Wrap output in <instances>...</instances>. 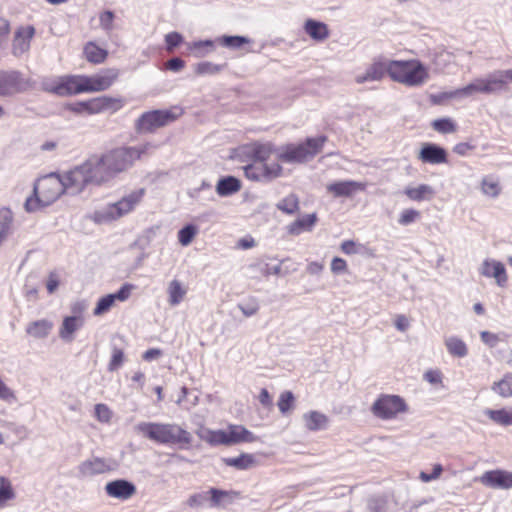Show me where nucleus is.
Wrapping results in <instances>:
<instances>
[{"label":"nucleus","instance_id":"a19ab883","mask_svg":"<svg viewBox=\"0 0 512 512\" xmlns=\"http://www.w3.org/2000/svg\"><path fill=\"white\" fill-rule=\"evenodd\" d=\"M216 42L230 49H238L245 44L252 43V40L248 37L240 35H223L218 37Z\"/></svg>","mask_w":512,"mask_h":512},{"label":"nucleus","instance_id":"de8ad7c7","mask_svg":"<svg viewBox=\"0 0 512 512\" xmlns=\"http://www.w3.org/2000/svg\"><path fill=\"white\" fill-rule=\"evenodd\" d=\"M453 56L445 50L435 52L432 58V64L436 72L444 71L447 66L452 62Z\"/></svg>","mask_w":512,"mask_h":512},{"label":"nucleus","instance_id":"ea45409f","mask_svg":"<svg viewBox=\"0 0 512 512\" xmlns=\"http://www.w3.org/2000/svg\"><path fill=\"white\" fill-rule=\"evenodd\" d=\"M223 462L230 467H234L238 470H246L254 466L255 458L251 454H241L238 457L223 458Z\"/></svg>","mask_w":512,"mask_h":512},{"label":"nucleus","instance_id":"473e14b6","mask_svg":"<svg viewBox=\"0 0 512 512\" xmlns=\"http://www.w3.org/2000/svg\"><path fill=\"white\" fill-rule=\"evenodd\" d=\"M241 189V182L233 177L226 176L220 178L216 185V192L221 197H227L237 193Z\"/></svg>","mask_w":512,"mask_h":512},{"label":"nucleus","instance_id":"1a4fd4ad","mask_svg":"<svg viewBox=\"0 0 512 512\" xmlns=\"http://www.w3.org/2000/svg\"><path fill=\"white\" fill-rule=\"evenodd\" d=\"M182 114L181 109L175 110H154L141 115L137 121V128L140 132H152L157 128L165 126L176 120Z\"/></svg>","mask_w":512,"mask_h":512},{"label":"nucleus","instance_id":"a211bd4d","mask_svg":"<svg viewBox=\"0 0 512 512\" xmlns=\"http://www.w3.org/2000/svg\"><path fill=\"white\" fill-rule=\"evenodd\" d=\"M390 61L386 59L375 60L366 68L364 73L356 75V83L363 84L382 80L386 74L389 75Z\"/></svg>","mask_w":512,"mask_h":512},{"label":"nucleus","instance_id":"603ef678","mask_svg":"<svg viewBox=\"0 0 512 512\" xmlns=\"http://www.w3.org/2000/svg\"><path fill=\"white\" fill-rule=\"evenodd\" d=\"M198 230L193 224H188L178 232V241L182 246H188L196 236Z\"/></svg>","mask_w":512,"mask_h":512},{"label":"nucleus","instance_id":"f704fd0d","mask_svg":"<svg viewBox=\"0 0 512 512\" xmlns=\"http://www.w3.org/2000/svg\"><path fill=\"white\" fill-rule=\"evenodd\" d=\"M216 41L213 40H200L194 42H187V50L192 53L196 58H203L214 51V44Z\"/></svg>","mask_w":512,"mask_h":512},{"label":"nucleus","instance_id":"bf43d9fd","mask_svg":"<svg viewBox=\"0 0 512 512\" xmlns=\"http://www.w3.org/2000/svg\"><path fill=\"white\" fill-rule=\"evenodd\" d=\"M434 130L440 133H452L455 132L456 126L454 122L449 118L436 119L432 122Z\"/></svg>","mask_w":512,"mask_h":512},{"label":"nucleus","instance_id":"4468645a","mask_svg":"<svg viewBox=\"0 0 512 512\" xmlns=\"http://www.w3.org/2000/svg\"><path fill=\"white\" fill-rule=\"evenodd\" d=\"M24 88L25 82L20 72L0 70V96H12Z\"/></svg>","mask_w":512,"mask_h":512},{"label":"nucleus","instance_id":"4d7b16f0","mask_svg":"<svg viewBox=\"0 0 512 512\" xmlns=\"http://www.w3.org/2000/svg\"><path fill=\"white\" fill-rule=\"evenodd\" d=\"M237 307L246 317H251L259 311V303L257 299L250 298L248 300L238 303Z\"/></svg>","mask_w":512,"mask_h":512},{"label":"nucleus","instance_id":"bb28decb","mask_svg":"<svg viewBox=\"0 0 512 512\" xmlns=\"http://www.w3.org/2000/svg\"><path fill=\"white\" fill-rule=\"evenodd\" d=\"M277 149L270 143H254L249 148V154L252 160L269 163L270 156L273 153L277 155Z\"/></svg>","mask_w":512,"mask_h":512},{"label":"nucleus","instance_id":"79ce46f5","mask_svg":"<svg viewBox=\"0 0 512 512\" xmlns=\"http://www.w3.org/2000/svg\"><path fill=\"white\" fill-rule=\"evenodd\" d=\"M485 414L489 417L493 422L501 425V426H509L512 425V410L506 409H487Z\"/></svg>","mask_w":512,"mask_h":512},{"label":"nucleus","instance_id":"c85d7f7f","mask_svg":"<svg viewBox=\"0 0 512 512\" xmlns=\"http://www.w3.org/2000/svg\"><path fill=\"white\" fill-rule=\"evenodd\" d=\"M198 437L211 445H229L227 430L201 428L196 431Z\"/></svg>","mask_w":512,"mask_h":512},{"label":"nucleus","instance_id":"6ab92c4d","mask_svg":"<svg viewBox=\"0 0 512 512\" xmlns=\"http://www.w3.org/2000/svg\"><path fill=\"white\" fill-rule=\"evenodd\" d=\"M418 159L427 164H441L447 161V153L437 144L424 143L419 151Z\"/></svg>","mask_w":512,"mask_h":512},{"label":"nucleus","instance_id":"e433bc0d","mask_svg":"<svg viewBox=\"0 0 512 512\" xmlns=\"http://www.w3.org/2000/svg\"><path fill=\"white\" fill-rule=\"evenodd\" d=\"M118 75L119 73L116 69H109L101 74L94 75V92L108 89L118 78Z\"/></svg>","mask_w":512,"mask_h":512},{"label":"nucleus","instance_id":"3c124183","mask_svg":"<svg viewBox=\"0 0 512 512\" xmlns=\"http://www.w3.org/2000/svg\"><path fill=\"white\" fill-rule=\"evenodd\" d=\"M112 355L110 362L108 364V371L114 372L117 371L124 363V352L121 347H118L116 344L112 345Z\"/></svg>","mask_w":512,"mask_h":512},{"label":"nucleus","instance_id":"c9c22d12","mask_svg":"<svg viewBox=\"0 0 512 512\" xmlns=\"http://www.w3.org/2000/svg\"><path fill=\"white\" fill-rule=\"evenodd\" d=\"M167 293L169 304L171 306H177L183 301L187 293V288L184 287L180 281L174 279L168 284Z\"/></svg>","mask_w":512,"mask_h":512},{"label":"nucleus","instance_id":"f257e3e1","mask_svg":"<svg viewBox=\"0 0 512 512\" xmlns=\"http://www.w3.org/2000/svg\"><path fill=\"white\" fill-rule=\"evenodd\" d=\"M134 430L142 436L165 445H178L188 448L193 440L192 434L175 423L140 422Z\"/></svg>","mask_w":512,"mask_h":512},{"label":"nucleus","instance_id":"412c9836","mask_svg":"<svg viewBox=\"0 0 512 512\" xmlns=\"http://www.w3.org/2000/svg\"><path fill=\"white\" fill-rule=\"evenodd\" d=\"M105 491L110 497L126 500L136 493V487L130 481L118 479L108 482Z\"/></svg>","mask_w":512,"mask_h":512},{"label":"nucleus","instance_id":"13d9d810","mask_svg":"<svg viewBox=\"0 0 512 512\" xmlns=\"http://www.w3.org/2000/svg\"><path fill=\"white\" fill-rule=\"evenodd\" d=\"M464 90H465V87H462V88L455 89L453 91L439 93V94L433 96V101H434V103H440L441 101H443L445 99L470 97L471 93H468V92L466 93V92H464Z\"/></svg>","mask_w":512,"mask_h":512},{"label":"nucleus","instance_id":"2eb2a0df","mask_svg":"<svg viewBox=\"0 0 512 512\" xmlns=\"http://www.w3.org/2000/svg\"><path fill=\"white\" fill-rule=\"evenodd\" d=\"M116 468V462L112 459L91 457L83 461L78 469L82 476L90 477L98 474H104Z\"/></svg>","mask_w":512,"mask_h":512},{"label":"nucleus","instance_id":"e2e57ef3","mask_svg":"<svg viewBox=\"0 0 512 512\" xmlns=\"http://www.w3.org/2000/svg\"><path fill=\"white\" fill-rule=\"evenodd\" d=\"M95 417L101 423H109L112 418V412L109 407L105 404H96L95 405Z\"/></svg>","mask_w":512,"mask_h":512},{"label":"nucleus","instance_id":"f03ea898","mask_svg":"<svg viewBox=\"0 0 512 512\" xmlns=\"http://www.w3.org/2000/svg\"><path fill=\"white\" fill-rule=\"evenodd\" d=\"M64 191L66 189L60 175H47L35 184V198L26 199L25 209L28 212H34L40 207L48 206L57 200Z\"/></svg>","mask_w":512,"mask_h":512},{"label":"nucleus","instance_id":"09e8293b","mask_svg":"<svg viewBox=\"0 0 512 512\" xmlns=\"http://www.w3.org/2000/svg\"><path fill=\"white\" fill-rule=\"evenodd\" d=\"M225 67V64H215L210 61H204L200 62L195 66V73L197 75H216L220 73L223 68Z\"/></svg>","mask_w":512,"mask_h":512},{"label":"nucleus","instance_id":"f8f14e48","mask_svg":"<svg viewBox=\"0 0 512 512\" xmlns=\"http://www.w3.org/2000/svg\"><path fill=\"white\" fill-rule=\"evenodd\" d=\"M60 176L69 194H78L92 185L84 162Z\"/></svg>","mask_w":512,"mask_h":512},{"label":"nucleus","instance_id":"9d476101","mask_svg":"<svg viewBox=\"0 0 512 512\" xmlns=\"http://www.w3.org/2000/svg\"><path fill=\"white\" fill-rule=\"evenodd\" d=\"M243 169L245 176L253 181H271L282 173V166L276 161L262 163L252 160V163L244 166Z\"/></svg>","mask_w":512,"mask_h":512},{"label":"nucleus","instance_id":"5fc2aeb1","mask_svg":"<svg viewBox=\"0 0 512 512\" xmlns=\"http://www.w3.org/2000/svg\"><path fill=\"white\" fill-rule=\"evenodd\" d=\"M2 426L10 429L20 441L27 439L31 434V430L23 424L5 421Z\"/></svg>","mask_w":512,"mask_h":512},{"label":"nucleus","instance_id":"a878e982","mask_svg":"<svg viewBox=\"0 0 512 512\" xmlns=\"http://www.w3.org/2000/svg\"><path fill=\"white\" fill-rule=\"evenodd\" d=\"M304 30L314 41L317 42H322L329 37L328 26L323 22L313 19L306 20Z\"/></svg>","mask_w":512,"mask_h":512},{"label":"nucleus","instance_id":"6e6552de","mask_svg":"<svg viewBox=\"0 0 512 512\" xmlns=\"http://www.w3.org/2000/svg\"><path fill=\"white\" fill-rule=\"evenodd\" d=\"M406 411L407 405L404 399L398 395L382 394L371 407L373 415L382 420L393 419Z\"/></svg>","mask_w":512,"mask_h":512},{"label":"nucleus","instance_id":"a18cd8bd","mask_svg":"<svg viewBox=\"0 0 512 512\" xmlns=\"http://www.w3.org/2000/svg\"><path fill=\"white\" fill-rule=\"evenodd\" d=\"M492 390L501 397L507 398L512 396V373L506 374L500 381L495 382Z\"/></svg>","mask_w":512,"mask_h":512},{"label":"nucleus","instance_id":"c756f323","mask_svg":"<svg viewBox=\"0 0 512 512\" xmlns=\"http://www.w3.org/2000/svg\"><path fill=\"white\" fill-rule=\"evenodd\" d=\"M54 91L61 96L82 93L80 75L63 78Z\"/></svg>","mask_w":512,"mask_h":512},{"label":"nucleus","instance_id":"052dcab7","mask_svg":"<svg viewBox=\"0 0 512 512\" xmlns=\"http://www.w3.org/2000/svg\"><path fill=\"white\" fill-rule=\"evenodd\" d=\"M183 36L178 32H170L165 35L166 50L173 52L183 42Z\"/></svg>","mask_w":512,"mask_h":512},{"label":"nucleus","instance_id":"2f4dec72","mask_svg":"<svg viewBox=\"0 0 512 512\" xmlns=\"http://www.w3.org/2000/svg\"><path fill=\"white\" fill-rule=\"evenodd\" d=\"M405 195L412 201L431 200L435 195V190L428 184H420L417 187H406Z\"/></svg>","mask_w":512,"mask_h":512},{"label":"nucleus","instance_id":"5701e85b","mask_svg":"<svg viewBox=\"0 0 512 512\" xmlns=\"http://www.w3.org/2000/svg\"><path fill=\"white\" fill-rule=\"evenodd\" d=\"M83 325L84 318L82 316H67L63 319L59 328V337L65 342H72L75 338V332L81 329Z\"/></svg>","mask_w":512,"mask_h":512},{"label":"nucleus","instance_id":"72a5a7b5","mask_svg":"<svg viewBox=\"0 0 512 512\" xmlns=\"http://www.w3.org/2000/svg\"><path fill=\"white\" fill-rule=\"evenodd\" d=\"M53 324L47 319L31 322L26 327V333L36 339L46 338L52 330Z\"/></svg>","mask_w":512,"mask_h":512},{"label":"nucleus","instance_id":"58836bf2","mask_svg":"<svg viewBox=\"0 0 512 512\" xmlns=\"http://www.w3.org/2000/svg\"><path fill=\"white\" fill-rule=\"evenodd\" d=\"M84 54L86 59L94 64L104 62L108 55L105 49L100 48L93 42H88L84 46Z\"/></svg>","mask_w":512,"mask_h":512},{"label":"nucleus","instance_id":"9b49d317","mask_svg":"<svg viewBox=\"0 0 512 512\" xmlns=\"http://www.w3.org/2000/svg\"><path fill=\"white\" fill-rule=\"evenodd\" d=\"M92 185L100 186L114 179L103 155H93L84 162Z\"/></svg>","mask_w":512,"mask_h":512},{"label":"nucleus","instance_id":"49530a36","mask_svg":"<svg viewBox=\"0 0 512 512\" xmlns=\"http://www.w3.org/2000/svg\"><path fill=\"white\" fill-rule=\"evenodd\" d=\"M481 191L486 196L496 198L501 193V186L498 180L487 176L481 181Z\"/></svg>","mask_w":512,"mask_h":512},{"label":"nucleus","instance_id":"7c9ffc66","mask_svg":"<svg viewBox=\"0 0 512 512\" xmlns=\"http://www.w3.org/2000/svg\"><path fill=\"white\" fill-rule=\"evenodd\" d=\"M305 427L310 431L323 430L328 425V417L319 411H309L302 416Z\"/></svg>","mask_w":512,"mask_h":512},{"label":"nucleus","instance_id":"393cba45","mask_svg":"<svg viewBox=\"0 0 512 512\" xmlns=\"http://www.w3.org/2000/svg\"><path fill=\"white\" fill-rule=\"evenodd\" d=\"M208 493L211 507L214 508H225L228 504H231L238 495L235 491L220 490L217 488L209 489Z\"/></svg>","mask_w":512,"mask_h":512},{"label":"nucleus","instance_id":"338daca9","mask_svg":"<svg viewBox=\"0 0 512 512\" xmlns=\"http://www.w3.org/2000/svg\"><path fill=\"white\" fill-rule=\"evenodd\" d=\"M114 13L110 10L104 11L99 16L100 26L106 30L111 31L113 29Z\"/></svg>","mask_w":512,"mask_h":512},{"label":"nucleus","instance_id":"dca6fc26","mask_svg":"<svg viewBox=\"0 0 512 512\" xmlns=\"http://www.w3.org/2000/svg\"><path fill=\"white\" fill-rule=\"evenodd\" d=\"M366 183L357 182L354 180L335 181L327 184V193L334 198L352 197L357 192L365 191Z\"/></svg>","mask_w":512,"mask_h":512},{"label":"nucleus","instance_id":"cd10ccee","mask_svg":"<svg viewBox=\"0 0 512 512\" xmlns=\"http://www.w3.org/2000/svg\"><path fill=\"white\" fill-rule=\"evenodd\" d=\"M317 222L316 213H311L298 218L287 226V232L291 235H299L303 231H311Z\"/></svg>","mask_w":512,"mask_h":512},{"label":"nucleus","instance_id":"c03bdc74","mask_svg":"<svg viewBox=\"0 0 512 512\" xmlns=\"http://www.w3.org/2000/svg\"><path fill=\"white\" fill-rule=\"evenodd\" d=\"M13 214L9 208H0V236L7 238L12 232Z\"/></svg>","mask_w":512,"mask_h":512},{"label":"nucleus","instance_id":"6e6d98bb","mask_svg":"<svg viewBox=\"0 0 512 512\" xmlns=\"http://www.w3.org/2000/svg\"><path fill=\"white\" fill-rule=\"evenodd\" d=\"M114 304H115V301H114L112 295L107 294L98 300L96 307L93 310V314L95 316H101V315L107 313L112 308V306Z\"/></svg>","mask_w":512,"mask_h":512},{"label":"nucleus","instance_id":"20e7f679","mask_svg":"<svg viewBox=\"0 0 512 512\" xmlns=\"http://www.w3.org/2000/svg\"><path fill=\"white\" fill-rule=\"evenodd\" d=\"M145 192L144 188L131 191L119 201L96 210L93 214V220L96 223H107L129 214L142 201Z\"/></svg>","mask_w":512,"mask_h":512},{"label":"nucleus","instance_id":"4c0bfd02","mask_svg":"<svg viewBox=\"0 0 512 512\" xmlns=\"http://www.w3.org/2000/svg\"><path fill=\"white\" fill-rule=\"evenodd\" d=\"M445 346L448 353L453 357L464 358L468 355L467 345L462 339L456 336H450L446 338Z\"/></svg>","mask_w":512,"mask_h":512},{"label":"nucleus","instance_id":"8fccbe9b","mask_svg":"<svg viewBox=\"0 0 512 512\" xmlns=\"http://www.w3.org/2000/svg\"><path fill=\"white\" fill-rule=\"evenodd\" d=\"M15 498V492L6 477H0V507H4L9 500Z\"/></svg>","mask_w":512,"mask_h":512},{"label":"nucleus","instance_id":"69168bd1","mask_svg":"<svg viewBox=\"0 0 512 512\" xmlns=\"http://www.w3.org/2000/svg\"><path fill=\"white\" fill-rule=\"evenodd\" d=\"M133 289H134V285H132L130 283H125L124 285L121 286V288L116 293L111 294V295H112L114 301L118 300V301L124 302L130 297Z\"/></svg>","mask_w":512,"mask_h":512},{"label":"nucleus","instance_id":"37998d69","mask_svg":"<svg viewBox=\"0 0 512 512\" xmlns=\"http://www.w3.org/2000/svg\"><path fill=\"white\" fill-rule=\"evenodd\" d=\"M276 207L287 215H293L299 211V199L295 194H289L278 201Z\"/></svg>","mask_w":512,"mask_h":512},{"label":"nucleus","instance_id":"f3484780","mask_svg":"<svg viewBox=\"0 0 512 512\" xmlns=\"http://www.w3.org/2000/svg\"><path fill=\"white\" fill-rule=\"evenodd\" d=\"M479 481L486 487L493 489L512 488V472L506 470H490L481 475Z\"/></svg>","mask_w":512,"mask_h":512},{"label":"nucleus","instance_id":"39448f33","mask_svg":"<svg viewBox=\"0 0 512 512\" xmlns=\"http://www.w3.org/2000/svg\"><path fill=\"white\" fill-rule=\"evenodd\" d=\"M326 142L325 136L308 138L304 143L289 144L277 149V159L285 163H300L317 155Z\"/></svg>","mask_w":512,"mask_h":512},{"label":"nucleus","instance_id":"4be33fe9","mask_svg":"<svg viewBox=\"0 0 512 512\" xmlns=\"http://www.w3.org/2000/svg\"><path fill=\"white\" fill-rule=\"evenodd\" d=\"M35 34V29L32 26L19 28L14 36L12 44V53L15 56H20L27 52L30 48V41Z\"/></svg>","mask_w":512,"mask_h":512},{"label":"nucleus","instance_id":"774afa93","mask_svg":"<svg viewBox=\"0 0 512 512\" xmlns=\"http://www.w3.org/2000/svg\"><path fill=\"white\" fill-rule=\"evenodd\" d=\"M368 512H387V503L383 499H372L368 503Z\"/></svg>","mask_w":512,"mask_h":512},{"label":"nucleus","instance_id":"680f3d73","mask_svg":"<svg viewBox=\"0 0 512 512\" xmlns=\"http://www.w3.org/2000/svg\"><path fill=\"white\" fill-rule=\"evenodd\" d=\"M420 217V212L415 209H405L402 211L398 223L403 226L410 225Z\"/></svg>","mask_w":512,"mask_h":512},{"label":"nucleus","instance_id":"0eeeda50","mask_svg":"<svg viewBox=\"0 0 512 512\" xmlns=\"http://www.w3.org/2000/svg\"><path fill=\"white\" fill-rule=\"evenodd\" d=\"M509 86L507 85L504 70H494L483 78H476L473 82L465 86L464 92L471 93V96L476 93L482 94H498L507 92Z\"/></svg>","mask_w":512,"mask_h":512},{"label":"nucleus","instance_id":"b1692460","mask_svg":"<svg viewBox=\"0 0 512 512\" xmlns=\"http://www.w3.org/2000/svg\"><path fill=\"white\" fill-rule=\"evenodd\" d=\"M227 436L229 445L252 443L257 440V437L242 425H229Z\"/></svg>","mask_w":512,"mask_h":512},{"label":"nucleus","instance_id":"423d86ee","mask_svg":"<svg viewBox=\"0 0 512 512\" xmlns=\"http://www.w3.org/2000/svg\"><path fill=\"white\" fill-rule=\"evenodd\" d=\"M150 144H143L137 147H119L112 149L104 154L108 169L114 178L131 168L134 162L140 159L141 155L151 148Z\"/></svg>","mask_w":512,"mask_h":512},{"label":"nucleus","instance_id":"0e129e2a","mask_svg":"<svg viewBox=\"0 0 512 512\" xmlns=\"http://www.w3.org/2000/svg\"><path fill=\"white\" fill-rule=\"evenodd\" d=\"M209 500V493L208 491H205V492H200V493H195V494H192L188 500H187V504L190 506V507H193V508H198V507H202L204 506V504Z\"/></svg>","mask_w":512,"mask_h":512},{"label":"nucleus","instance_id":"ddd939ff","mask_svg":"<svg viewBox=\"0 0 512 512\" xmlns=\"http://www.w3.org/2000/svg\"><path fill=\"white\" fill-rule=\"evenodd\" d=\"M115 102H118V100L102 96L92 99L90 101H83L70 104L67 106V109L77 114H97L112 107V104Z\"/></svg>","mask_w":512,"mask_h":512},{"label":"nucleus","instance_id":"aec40b11","mask_svg":"<svg viewBox=\"0 0 512 512\" xmlns=\"http://www.w3.org/2000/svg\"><path fill=\"white\" fill-rule=\"evenodd\" d=\"M481 275L487 278H494L500 287H504L507 282L506 270L504 265L494 259H486L480 268Z\"/></svg>","mask_w":512,"mask_h":512},{"label":"nucleus","instance_id":"864d4df0","mask_svg":"<svg viewBox=\"0 0 512 512\" xmlns=\"http://www.w3.org/2000/svg\"><path fill=\"white\" fill-rule=\"evenodd\" d=\"M294 401H295V398H294L293 393L290 391H284L283 393L280 394L279 399H278L277 405H278L279 411L283 415L287 414L288 412H290L293 409Z\"/></svg>","mask_w":512,"mask_h":512},{"label":"nucleus","instance_id":"7ed1b4c3","mask_svg":"<svg viewBox=\"0 0 512 512\" xmlns=\"http://www.w3.org/2000/svg\"><path fill=\"white\" fill-rule=\"evenodd\" d=\"M389 77L408 87H419L429 80V72L418 60L398 61L391 60L389 64Z\"/></svg>","mask_w":512,"mask_h":512}]
</instances>
